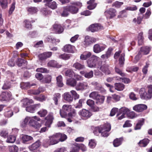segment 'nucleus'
<instances>
[{"label":"nucleus","instance_id":"f257e3e1","mask_svg":"<svg viewBox=\"0 0 152 152\" xmlns=\"http://www.w3.org/2000/svg\"><path fill=\"white\" fill-rule=\"evenodd\" d=\"M72 5L67 6V7L69 12L73 14L77 13L78 12L79 8L82 6V3L79 2H73Z\"/></svg>","mask_w":152,"mask_h":152},{"label":"nucleus","instance_id":"f03ea898","mask_svg":"<svg viewBox=\"0 0 152 152\" xmlns=\"http://www.w3.org/2000/svg\"><path fill=\"white\" fill-rule=\"evenodd\" d=\"M98 57L96 56L93 55L86 61L88 66L90 68H94L96 66L97 63Z\"/></svg>","mask_w":152,"mask_h":152},{"label":"nucleus","instance_id":"7ed1b4c3","mask_svg":"<svg viewBox=\"0 0 152 152\" xmlns=\"http://www.w3.org/2000/svg\"><path fill=\"white\" fill-rule=\"evenodd\" d=\"M72 108V107L71 105L67 104L63 105L62 109L60 110V113L61 117H65L66 116Z\"/></svg>","mask_w":152,"mask_h":152},{"label":"nucleus","instance_id":"20e7f679","mask_svg":"<svg viewBox=\"0 0 152 152\" xmlns=\"http://www.w3.org/2000/svg\"><path fill=\"white\" fill-rule=\"evenodd\" d=\"M12 98V95L9 91L2 92L0 95V101H9Z\"/></svg>","mask_w":152,"mask_h":152},{"label":"nucleus","instance_id":"39448f33","mask_svg":"<svg viewBox=\"0 0 152 152\" xmlns=\"http://www.w3.org/2000/svg\"><path fill=\"white\" fill-rule=\"evenodd\" d=\"M78 113L82 118L85 120L90 118L92 115V113L90 111L85 109L80 110Z\"/></svg>","mask_w":152,"mask_h":152},{"label":"nucleus","instance_id":"423d86ee","mask_svg":"<svg viewBox=\"0 0 152 152\" xmlns=\"http://www.w3.org/2000/svg\"><path fill=\"white\" fill-rule=\"evenodd\" d=\"M150 50V48L147 46L141 47L140 51L136 56L135 58L138 60L140 59L142 57V54L145 55L148 54L149 53Z\"/></svg>","mask_w":152,"mask_h":152},{"label":"nucleus","instance_id":"0eeeda50","mask_svg":"<svg viewBox=\"0 0 152 152\" xmlns=\"http://www.w3.org/2000/svg\"><path fill=\"white\" fill-rule=\"evenodd\" d=\"M140 96L141 99H143L148 100L152 98V95L151 94L147 93L144 88H141L139 91Z\"/></svg>","mask_w":152,"mask_h":152},{"label":"nucleus","instance_id":"6e6552de","mask_svg":"<svg viewBox=\"0 0 152 152\" xmlns=\"http://www.w3.org/2000/svg\"><path fill=\"white\" fill-rule=\"evenodd\" d=\"M111 128L110 124H105L102 125V129L101 132L102 136L104 137H107L109 134L108 132L110 131Z\"/></svg>","mask_w":152,"mask_h":152},{"label":"nucleus","instance_id":"1a4fd4ad","mask_svg":"<svg viewBox=\"0 0 152 152\" xmlns=\"http://www.w3.org/2000/svg\"><path fill=\"white\" fill-rule=\"evenodd\" d=\"M54 117L52 114L50 113L44 119L45 125L48 127H50L52 124L54 119Z\"/></svg>","mask_w":152,"mask_h":152},{"label":"nucleus","instance_id":"9d476101","mask_svg":"<svg viewBox=\"0 0 152 152\" xmlns=\"http://www.w3.org/2000/svg\"><path fill=\"white\" fill-rule=\"evenodd\" d=\"M103 27L99 23L93 24L91 25L88 27L89 31L92 32L97 31L100 29H103Z\"/></svg>","mask_w":152,"mask_h":152},{"label":"nucleus","instance_id":"9b49d317","mask_svg":"<svg viewBox=\"0 0 152 152\" xmlns=\"http://www.w3.org/2000/svg\"><path fill=\"white\" fill-rule=\"evenodd\" d=\"M117 11L115 9L113 8H109L104 12L105 15L109 19H111L116 15Z\"/></svg>","mask_w":152,"mask_h":152},{"label":"nucleus","instance_id":"f8f14e48","mask_svg":"<svg viewBox=\"0 0 152 152\" xmlns=\"http://www.w3.org/2000/svg\"><path fill=\"white\" fill-rule=\"evenodd\" d=\"M147 108V106L143 104H136L133 107V110L138 113L141 112Z\"/></svg>","mask_w":152,"mask_h":152},{"label":"nucleus","instance_id":"ddd939ff","mask_svg":"<svg viewBox=\"0 0 152 152\" xmlns=\"http://www.w3.org/2000/svg\"><path fill=\"white\" fill-rule=\"evenodd\" d=\"M106 47L105 45H99L98 44H95L93 47V50L96 53H99L104 50Z\"/></svg>","mask_w":152,"mask_h":152},{"label":"nucleus","instance_id":"4468645a","mask_svg":"<svg viewBox=\"0 0 152 152\" xmlns=\"http://www.w3.org/2000/svg\"><path fill=\"white\" fill-rule=\"evenodd\" d=\"M88 86L87 82H79L77 84L75 88L77 91H83L87 89Z\"/></svg>","mask_w":152,"mask_h":152},{"label":"nucleus","instance_id":"2eb2a0df","mask_svg":"<svg viewBox=\"0 0 152 152\" xmlns=\"http://www.w3.org/2000/svg\"><path fill=\"white\" fill-rule=\"evenodd\" d=\"M40 107V103L36 104L34 105L27 106L26 107V110L27 112L31 113H34Z\"/></svg>","mask_w":152,"mask_h":152},{"label":"nucleus","instance_id":"dca6fc26","mask_svg":"<svg viewBox=\"0 0 152 152\" xmlns=\"http://www.w3.org/2000/svg\"><path fill=\"white\" fill-rule=\"evenodd\" d=\"M96 41V39L95 38L87 36L85 38L84 45L86 46L87 47L93 43L95 42Z\"/></svg>","mask_w":152,"mask_h":152},{"label":"nucleus","instance_id":"f3484780","mask_svg":"<svg viewBox=\"0 0 152 152\" xmlns=\"http://www.w3.org/2000/svg\"><path fill=\"white\" fill-rule=\"evenodd\" d=\"M53 29L55 32L58 34L62 33L64 30V29L61 25L56 23H55L53 25Z\"/></svg>","mask_w":152,"mask_h":152},{"label":"nucleus","instance_id":"a211bd4d","mask_svg":"<svg viewBox=\"0 0 152 152\" xmlns=\"http://www.w3.org/2000/svg\"><path fill=\"white\" fill-rule=\"evenodd\" d=\"M35 22L34 20H31V21L28 19H25L23 21V24L24 27L27 29L30 30L32 28V23Z\"/></svg>","mask_w":152,"mask_h":152},{"label":"nucleus","instance_id":"6ab92c4d","mask_svg":"<svg viewBox=\"0 0 152 152\" xmlns=\"http://www.w3.org/2000/svg\"><path fill=\"white\" fill-rule=\"evenodd\" d=\"M52 55V53L51 52H47L39 54L38 57L39 60H44L50 57Z\"/></svg>","mask_w":152,"mask_h":152},{"label":"nucleus","instance_id":"aec40b11","mask_svg":"<svg viewBox=\"0 0 152 152\" xmlns=\"http://www.w3.org/2000/svg\"><path fill=\"white\" fill-rule=\"evenodd\" d=\"M29 123L30 126L36 129H39L42 126L41 124L32 119L30 120Z\"/></svg>","mask_w":152,"mask_h":152},{"label":"nucleus","instance_id":"412c9836","mask_svg":"<svg viewBox=\"0 0 152 152\" xmlns=\"http://www.w3.org/2000/svg\"><path fill=\"white\" fill-rule=\"evenodd\" d=\"M61 98V94L58 93H55L53 95L52 99L55 105H58Z\"/></svg>","mask_w":152,"mask_h":152},{"label":"nucleus","instance_id":"4be33fe9","mask_svg":"<svg viewBox=\"0 0 152 152\" xmlns=\"http://www.w3.org/2000/svg\"><path fill=\"white\" fill-rule=\"evenodd\" d=\"M145 121V119L143 118L137 120V123L134 127V129L135 130L140 129H141V127L144 124Z\"/></svg>","mask_w":152,"mask_h":152},{"label":"nucleus","instance_id":"5701e85b","mask_svg":"<svg viewBox=\"0 0 152 152\" xmlns=\"http://www.w3.org/2000/svg\"><path fill=\"white\" fill-rule=\"evenodd\" d=\"M96 0H90L88 1L87 3L88 5L87 8L89 10H91L94 9L96 7L97 3L95 2Z\"/></svg>","mask_w":152,"mask_h":152},{"label":"nucleus","instance_id":"b1692460","mask_svg":"<svg viewBox=\"0 0 152 152\" xmlns=\"http://www.w3.org/2000/svg\"><path fill=\"white\" fill-rule=\"evenodd\" d=\"M16 63L19 67L22 66L23 67H24L27 64V62L26 60L21 58L18 59L16 61Z\"/></svg>","mask_w":152,"mask_h":152},{"label":"nucleus","instance_id":"393cba45","mask_svg":"<svg viewBox=\"0 0 152 152\" xmlns=\"http://www.w3.org/2000/svg\"><path fill=\"white\" fill-rule=\"evenodd\" d=\"M91 55L92 53L91 52L88 51H84L80 55V58L82 60H85L89 58Z\"/></svg>","mask_w":152,"mask_h":152},{"label":"nucleus","instance_id":"a878e982","mask_svg":"<svg viewBox=\"0 0 152 152\" xmlns=\"http://www.w3.org/2000/svg\"><path fill=\"white\" fill-rule=\"evenodd\" d=\"M26 9L28 14L31 15L36 14L38 11L37 8L35 7H28L26 8Z\"/></svg>","mask_w":152,"mask_h":152},{"label":"nucleus","instance_id":"bb28decb","mask_svg":"<svg viewBox=\"0 0 152 152\" xmlns=\"http://www.w3.org/2000/svg\"><path fill=\"white\" fill-rule=\"evenodd\" d=\"M45 41L46 42H50L53 44H55V45H56L57 43L60 42L59 39H56L50 36H49L46 38Z\"/></svg>","mask_w":152,"mask_h":152},{"label":"nucleus","instance_id":"cd10ccee","mask_svg":"<svg viewBox=\"0 0 152 152\" xmlns=\"http://www.w3.org/2000/svg\"><path fill=\"white\" fill-rule=\"evenodd\" d=\"M74 48V46L70 44H66L62 50L65 52L72 53L73 52V49Z\"/></svg>","mask_w":152,"mask_h":152},{"label":"nucleus","instance_id":"c85d7f7f","mask_svg":"<svg viewBox=\"0 0 152 152\" xmlns=\"http://www.w3.org/2000/svg\"><path fill=\"white\" fill-rule=\"evenodd\" d=\"M49 137L50 144L51 145L56 144L59 142V140H58V139L57 138L56 134H53Z\"/></svg>","mask_w":152,"mask_h":152},{"label":"nucleus","instance_id":"c756f323","mask_svg":"<svg viewBox=\"0 0 152 152\" xmlns=\"http://www.w3.org/2000/svg\"><path fill=\"white\" fill-rule=\"evenodd\" d=\"M72 67L75 69L76 70H80L83 69L85 68L84 65L78 62H76L73 64L72 65Z\"/></svg>","mask_w":152,"mask_h":152},{"label":"nucleus","instance_id":"7c9ffc66","mask_svg":"<svg viewBox=\"0 0 152 152\" xmlns=\"http://www.w3.org/2000/svg\"><path fill=\"white\" fill-rule=\"evenodd\" d=\"M125 85L121 83H116L114 84L115 89L118 91H123L125 88Z\"/></svg>","mask_w":152,"mask_h":152},{"label":"nucleus","instance_id":"2f4dec72","mask_svg":"<svg viewBox=\"0 0 152 152\" xmlns=\"http://www.w3.org/2000/svg\"><path fill=\"white\" fill-rule=\"evenodd\" d=\"M123 139L122 137L116 138L114 139L113 142V145L115 147H118L122 143Z\"/></svg>","mask_w":152,"mask_h":152},{"label":"nucleus","instance_id":"473e14b6","mask_svg":"<svg viewBox=\"0 0 152 152\" xmlns=\"http://www.w3.org/2000/svg\"><path fill=\"white\" fill-rule=\"evenodd\" d=\"M64 99L68 102H72L73 100V97L72 96L69 92H66L63 95Z\"/></svg>","mask_w":152,"mask_h":152},{"label":"nucleus","instance_id":"72a5a7b5","mask_svg":"<svg viewBox=\"0 0 152 152\" xmlns=\"http://www.w3.org/2000/svg\"><path fill=\"white\" fill-rule=\"evenodd\" d=\"M33 139V138L32 137L27 135H23L21 138L22 142L25 144H27L28 142Z\"/></svg>","mask_w":152,"mask_h":152},{"label":"nucleus","instance_id":"f704fd0d","mask_svg":"<svg viewBox=\"0 0 152 152\" xmlns=\"http://www.w3.org/2000/svg\"><path fill=\"white\" fill-rule=\"evenodd\" d=\"M149 140L148 138H145L140 140L138 142L139 146L141 147H145L149 143Z\"/></svg>","mask_w":152,"mask_h":152},{"label":"nucleus","instance_id":"c9c22d12","mask_svg":"<svg viewBox=\"0 0 152 152\" xmlns=\"http://www.w3.org/2000/svg\"><path fill=\"white\" fill-rule=\"evenodd\" d=\"M138 44L139 45H141L143 44L144 37L143 36V32H141L138 34L137 36Z\"/></svg>","mask_w":152,"mask_h":152},{"label":"nucleus","instance_id":"e433bc0d","mask_svg":"<svg viewBox=\"0 0 152 152\" xmlns=\"http://www.w3.org/2000/svg\"><path fill=\"white\" fill-rule=\"evenodd\" d=\"M77 83L76 80L74 78L69 79L66 81L67 84L72 87L76 86Z\"/></svg>","mask_w":152,"mask_h":152},{"label":"nucleus","instance_id":"4c0bfd02","mask_svg":"<svg viewBox=\"0 0 152 152\" xmlns=\"http://www.w3.org/2000/svg\"><path fill=\"white\" fill-rule=\"evenodd\" d=\"M40 145V144L39 141H37L29 146V148L30 150L34 151L38 148Z\"/></svg>","mask_w":152,"mask_h":152},{"label":"nucleus","instance_id":"58836bf2","mask_svg":"<svg viewBox=\"0 0 152 152\" xmlns=\"http://www.w3.org/2000/svg\"><path fill=\"white\" fill-rule=\"evenodd\" d=\"M63 9V11L61 13V16L63 17L68 16L69 14V11L67 6L64 7Z\"/></svg>","mask_w":152,"mask_h":152},{"label":"nucleus","instance_id":"ea45409f","mask_svg":"<svg viewBox=\"0 0 152 152\" xmlns=\"http://www.w3.org/2000/svg\"><path fill=\"white\" fill-rule=\"evenodd\" d=\"M57 138L59 141L63 142L67 138V136L65 134L60 133H57Z\"/></svg>","mask_w":152,"mask_h":152},{"label":"nucleus","instance_id":"a19ab883","mask_svg":"<svg viewBox=\"0 0 152 152\" xmlns=\"http://www.w3.org/2000/svg\"><path fill=\"white\" fill-rule=\"evenodd\" d=\"M102 129V125L95 127L93 129V132L95 135L98 136L99 134L101 133Z\"/></svg>","mask_w":152,"mask_h":152},{"label":"nucleus","instance_id":"79ce46f5","mask_svg":"<svg viewBox=\"0 0 152 152\" xmlns=\"http://www.w3.org/2000/svg\"><path fill=\"white\" fill-rule=\"evenodd\" d=\"M105 99L104 96L99 95L97 98L95 99L96 101V104H101L103 103Z\"/></svg>","mask_w":152,"mask_h":152},{"label":"nucleus","instance_id":"37998d69","mask_svg":"<svg viewBox=\"0 0 152 152\" xmlns=\"http://www.w3.org/2000/svg\"><path fill=\"white\" fill-rule=\"evenodd\" d=\"M115 72L118 74L120 75L121 76L124 77L126 76V74L123 72L122 70L120 69L118 66H115Z\"/></svg>","mask_w":152,"mask_h":152},{"label":"nucleus","instance_id":"c03bdc74","mask_svg":"<svg viewBox=\"0 0 152 152\" xmlns=\"http://www.w3.org/2000/svg\"><path fill=\"white\" fill-rule=\"evenodd\" d=\"M47 98V96H46L43 94H41L39 96H35L34 97L35 100L41 102H43L45 101Z\"/></svg>","mask_w":152,"mask_h":152},{"label":"nucleus","instance_id":"a18cd8bd","mask_svg":"<svg viewBox=\"0 0 152 152\" xmlns=\"http://www.w3.org/2000/svg\"><path fill=\"white\" fill-rule=\"evenodd\" d=\"M75 72L72 69H67L65 72V76L69 77H72L74 76Z\"/></svg>","mask_w":152,"mask_h":152},{"label":"nucleus","instance_id":"49530a36","mask_svg":"<svg viewBox=\"0 0 152 152\" xmlns=\"http://www.w3.org/2000/svg\"><path fill=\"white\" fill-rule=\"evenodd\" d=\"M139 16L137 17V19L134 18L133 20V21L134 23L137 22V23L140 24L141 23L142 21L143 18V15L139 14Z\"/></svg>","mask_w":152,"mask_h":152},{"label":"nucleus","instance_id":"de8ad7c7","mask_svg":"<svg viewBox=\"0 0 152 152\" xmlns=\"http://www.w3.org/2000/svg\"><path fill=\"white\" fill-rule=\"evenodd\" d=\"M20 86L21 88L23 89H27L32 86L30 85L28 82L24 83L23 82L20 83Z\"/></svg>","mask_w":152,"mask_h":152},{"label":"nucleus","instance_id":"09e8293b","mask_svg":"<svg viewBox=\"0 0 152 152\" xmlns=\"http://www.w3.org/2000/svg\"><path fill=\"white\" fill-rule=\"evenodd\" d=\"M79 143H75L72 145L71 152H79L80 150Z\"/></svg>","mask_w":152,"mask_h":152},{"label":"nucleus","instance_id":"8fccbe9b","mask_svg":"<svg viewBox=\"0 0 152 152\" xmlns=\"http://www.w3.org/2000/svg\"><path fill=\"white\" fill-rule=\"evenodd\" d=\"M13 114V112L11 109H7L4 113V116L7 118L11 117Z\"/></svg>","mask_w":152,"mask_h":152},{"label":"nucleus","instance_id":"3c124183","mask_svg":"<svg viewBox=\"0 0 152 152\" xmlns=\"http://www.w3.org/2000/svg\"><path fill=\"white\" fill-rule=\"evenodd\" d=\"M108 66L106 64H104L101 66L100 68V70L105 73L109 74V71L108 70Z\"/></svg>","mask_w":152,"mask_h":152},{"label":"nucleus","instance_id":"603ef678","mask_svg":"<svg viewBox=\"0 0 152 152\" xmlns=\"http://www.w3.org/2000/svg\"><path fill=\"white\" fill-rule=\"evenodd\" d=\"M37 114L41 117H44L48 113L47 110L42 109L37 113Z\"/></svg>","mask_w":152,"mask_h":152},{"label":"nucleus","instance_id":"864d4df0","mask_svg":"<svg viewBox=\"0 0 152 152\" xmlns=\"http://www.w3.org/2000/svg\"><path fill=\"white\" fill-rule=\"evenodd\" d=\"M57 84L59 87H62L63 86L62 82V77L61 76L59 75L56 77Z\"/></svg>","mask_w":152,"mask_h":152},{"label":"nucleus","instance_id":"5fc2aeb1","mask_svg":"<svg viewBox=\"0 0 152 152\" xmlns=\"http://www.w3.org/2000/svg\"><path fill=\"white\" fill-rule=\"evenodd\" d=\"M125 54L123 53L121 54L120 58H119V64L120 65V66H123L124 64V62L125 61Z\"/></svg>","mask_w":152,"mask_h":152},{"label":"nucleus","instance_id":"6e6d98bb","mask_svg":"<svg viewBox=\"0 0 152 152\" xmlns=\"http://www.w3.org/2000/svg\"><path fill=\"white\" fill-rule=\"evenodd\" d=\"M77 113L76 110L72 107L70 111L69 112L67 115L69 117L72 118L73 117H75Z\"/></svg>","mask_w":152,"mask_h":152},{"label":"nucleus","instance_id":"4d7b16f0","mask_svg":"<svg viewBox=\"0 0 152 152\" xmlns=\"http://www.w3.org/2000/svg\"><path fill=\"white\" fill-rule=\"evenodd\" d=\"M71 54H69L64 53L59 55V58L65 60L69 59L70 57Z\"/></svg>","mask_w":152,"mask_h":152},{"label":"nucleus","instance_id":"13d9d810","mask_svg":"<svg viewBox=\"0 0 152 152\" xmlns=\"http://www.w3.org/2000/svg\"><path fill=\"white\" fill-rule=\"evenodd\" d=\"M8 135V131L5 129L1 130L0 132V136L4 138H6Z\"/></svg>","mask_w":152,"mask_h":152},{"label":"nucleus","instance_id":"bf43d9fd","mask_svg":"<svg viewBox=\"0 0 152 152\" xmlns=\"http://www.w3.org/2000/svg\"><path fill=\"white\" fill-rule=\"evenodd\" d=\"M16 137L14 135H10L7 137V142L8 143H13L16 140Z\"/></svg>","mask_w":152,"mask_h":152},{"label":"nucleus","instance_id":"052dcab7","mask_svg":"<svg viewBox=\"0 0 152 152\" xmlns=\"http://www.w3.org/2000/svg\"><path fill=\"white\" fill-rule=\"evenodd\" d=\"M129 111V110L126 107H122L120 108L119 110V112L120 114H122L125 115L126 114L127 115V113Z\"/></svg>","mask_w":152,"mask_h":152},{"label":"nucleus","instance_id":"680f3d73","mask_svg":"<svg viewBox=\"0 0 152 152\" xmlns=\"http://www.w3.org/2000/svg\"><path fill=\"white\" fill-rule=\"evenodd\" d=\"M99 95L98 92L93 91L90 94L89 96L90 97L95 100Z\"/></svg>","mask_w":152,"mask_h":152},{"label":"nucleus","instance_id":"e2e57ef3","mask_svg":"<svg viewBox=\"0 0 152 152\" xmlns=\"http://www.w3.org/2000/svg\"><path fill=\"white\" fill-rule=\"evenodd\" d=\"M41 12L44 15H47L50 14L51 11L49 10L48 9L44 8L41 9Z\"/></svg>","mask_w":152,"mask_h":152},{"label":"nucleus","instance_id":"0e129e2a","mask_svg":"<svg viewBox=\"0 0 152 152\" xmlns=\"http://www.w3.org/2000/svg\"><path fill=\"white\" fill-rule=\"evenodd\" d=\"M51 76L50 75H48L43 78V81L45 83H49L51 82Z\"/></svg>","mask_w":152,"mask_h":152},{"label":"nucleus","instance_id":"69168bd1","mask_svg":"<svg viewBox=\"0 0 152 152\" xmlns=\"http://www.w3.org/2000/svg\"><path fill=\"white\" fill-rule=\"evenodd\" d=\"M47 65L48 67H56L57 66V62L54 60L50 61L48 63Z\"/></svg>","mask_w":152,"mask_h":152},{"label":"nucleus","instance_id":"338daca9","mask_svg":"<svg viewBox=\"0 0 152 152\" xmlns=\"http://www.w3.org/2000/svg\"><path fill=\"white\" fill-rule=\"evenodd\" d=\"M123 4V2L117 1L113 3L112 4V6L118 8H120Z\"/></svg>","mask_w":152,"mask_h":152},{"label":"nucleus","instance_id":"774afa93","mask_svg":"<svg viewBox=\"0 0 152 152\" xmlns=\"http://www.w3.org/2000/svg\"><path fill=\"white\" fill-rule=\"evenodd\" d=\"M9 150L10 152H18V148L16 146L12 145L10 147Z\"/></svg>","mask_w":152,"mask_h":152}]
</instances>
